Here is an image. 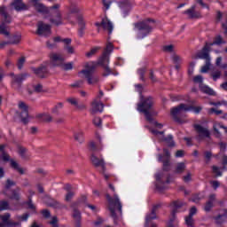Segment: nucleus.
Returning <instances> with one entry per match:
<instances>
[{
    "label": "nucleus",
    "instance_id": "obj_33",
    "mask_svg": "<svg viewBox=\"0 0 227 227\" xmlns=\"http://www.w3.org/2000/svg\"><path fill=\"white\" fill-rule=\"evenodd\" d=\"M200 90L202 93H206V95H211L212 97L215 96V91L204 83L200 84Z\"/></svg>",
    "mask_w": 227,
    "mask_h": 227
},
{
    "label": "nucleus",
    "instance_id": "obj_54",
    "mask_svg": "<svg viewBox=\"0 0 227 227\" xmlns=\"http://www.w3.org/2000/svg\"><path fill=\"white\" fill-rule=\"evenodd\" d=\"M105 72L103 73V77H107V75H111L113 73L111 67L109 66H105L104 67Z\"/></svg>",
    "mask_w": 227,
    "mask_h": 227
},
{
    "label": "nucleus",
    "instance_id": "obj_12",
    "mask_svg": "<svg viewBox=\"0 0 227 227\" xmlns=\"http://www.w3.org/2000/svg\"><path fill=\"white\" fill-rule=\"evenodd\" d=\"M51 26L50 24H45L43 21H38L36 35L39 36H50L52 35Z\"/></svg>",
    "mask_w": 227,
    "mask_h": 227
},
{
    "label": "nucleus",
    "instance_id": "obj_19",
    "mask_svg": "<svg viewBox=\"0 0 227 227\" xmlns=\"http://www.w3.org/2000/svg\"><path fill=\"white\" fill-rule=\"evenodd\" d=\"M97 67H98V64L95 61L87 62L85 64V69L82 70L81 74H83V75H91L95 74Z\"/></svg>",
    "mask_w": 227,
    "mask_h": 227
},
{
    "label": "nucleus",
    "instance_id": "obj_20",
    "mask_svg": "<svg viewBox=\"0 0 227 227\" xmlns=\"http://www.w3.org/2000/svg\"><path fill=\"white\" fill-rule=\"evenodd\" d=\"M4 196L9 200H14L15 201H20V187L11 190V193L8 191L3 192Z\"/></svg>",
    "mask_w": 227,
    "mask_h": 227
},
{
    "label": "nucleus",
    "instance_id": "obj_5",
    "mask_svg": "<svg viewBox=\"0 0 227 227\" xmlns=\"http://www.w3.org/2000/svg\"><path fill=\"white\" fill-rule=\"evenodd\" d=\"M150 22L155 24V20L147 19L142 22L135 24V27H137V29H138V38H145V36L152 33L153 27L150 25Z\"/></svg>",
    "mask_w": 227,
    "mask_h": 227
},
{
    "label": "nucleus",
    "instance_id": "obj_53",
    "mask_svg": "<svg viewBox=\"0 0 227 227\" xmlns=\"http://www.w3.org/2000/svg\"><path fill=\"white\" fill-rule=\"evenodd\" d=\"M114 49V46H113V43H108L106 44V48L105 49V51H104V52H106V55L109 56V54H111V53L113 52Z\"/></svg>",
    "mask_w": 227,
    "mask_h": 227
},
{
    "label": "nucleus",
    "instance_id": "obj_45",
    "mask_svg": "<svg viewBox=\"0 0 227 227\" xmlns=\"http://www.w3.org/2000/svg\"><path fill=\"white\" fill-rule=\"evenodd\" d=\"M212 45H221V43H226V41L223 40V37L221 35H218L215 38V41L213 43H208Z\"/></svg>",
    "mask_w": 227,
    "mask_h": 227
},
{
    "label": "nucleus",
    "instance_id": "obj_26",
    "mask_svg": "<svg viewBox=\"0 0 227 227\" xmlns=\"http://www.w3.org/2000/svg\"><path fill=\"white\" fill-rule=\"evenodd\" d=\"M34 8L38 13H42V15H49L50 7H47L42 3H35Z\"/></svg>",
    "mask_w": 227,
    "mask_h": 227
},
{
    "label": "nucleus",
    "instance_id": "obj_14",
    "mask_svg": "<svg viewBox=\"0 0 227 227\" xmlns=\"http://www.w3.org/2000/svg\"><path fill=\"white\" fill-rule=\"evenodd\" d=\"M185 205L184 202L179 200H175L172 202V211H171V217L168 223V227H173V223H175V219H176V214H178V210L182 208Z\"/></svg>",
    "mask_w": 227,
    "mask_h": 227
},
{
    "label": "nucleus",
    "instance_id": "obj_6",
    "mask_svg": "<svg viewBox=\"0 0 227 227\" xmlns=\"http://www.w3.org/2000/svg\"><path fill=\"white\" fill-rule=\"evenodd\" d=\"M0 15L3 18V23L0 24V35L10 36V32H8L6 24H12V15L8 13L6 6L0 7Z\"/></svg>",
    "mask_w": 227,
    "mask_h": 227
},
{
    "label": "nucleus",
    "instance_id": "obj_16",
    "mask_svg": "<svg viewBox=\"0 0 227 227\" xmlns=\"http://www.w3.org/2000/svg\"><path fill=\"white\" fill-rule=\"evenodd\" d=\"M50 63L52 67H60L63 63H65V57L63 54L57 52H51L49 54Z\"/></svg>",
    "mask_w": 227,
    "mask_h": 227
},
{
    "label": "nucleus",
    "instance_id": "obj_17",
    "mask_svg": "<svg viewBox=\"0 0 227 227\" xmlns=\"http://www.w3.org/2000/svg\"><path fill=\"white\" fill-rule=\"evenodd\" d=\"M155 176H156V182H158L156 184V189L160 192H162V191H164L165 189L164 184H169V175L167 176V180L165 182H164V178H166V173L160 172L156 174ZM160 184H162L163 185H160Z\"/></svg>",
    "mask_w": 227,
    "mask_h": 227
},
{
    "label": "nucleus",
    "instance_id": "obj_32",
    "mask_svg": "<svg viewBox=\"0 0 227 227\" xmlns=\"http://www.w3.org/2000/svg\"><path fill=\"white\" fill-rule=\"evenodd\" d=\"M78 26H79V35L82 36L84 35V30L86 29V22H84V19L82 16L77 17Z\"/></svg>",
    "mask_w": 227,
    "mask_h": 227
},
{
    "label": "nucleus",
    "instance_id": "obj_10",
    "mask_svg": "<svg viewBox=\"0 0 227 227\" xmlns=\"http://www.w3.org/2000/svg\"><path fill=\"white\" fill-rule=\"evenodd\" d=\"M183 111L187 113V111H191V108L185 104H180L179 106L172 108L170 111L174 121H176L177 123H182V119H180L178 115L182 114Z\"/></svg>",
    "mask_w": 227,
    "mask_h": 227
},
{
    "label": "nucleus",
    "instance_id": "obj_30",
    "mask_svg": "<svg viewBox=\"0 0 227 227\" xmlns=\"http://www.w3.org/2000/svg\"><path fill=\"white\" fill-rule=\"evenodd\" d=\"M215 201V194H211L209 196L208 201L206 202L204 206L205 212H210L214 208V202Z\"/></svg>",
    "mask_w": 227,
    "mask_h": 227
},
{
    "label": "nucleus",
    "instance_id": "obj_9",
    "mask_svg": "<svg viewBox=\"0 0 227 227\" xmlns=\"http://www.w3.org/2000/svg\"><path fill=\"white\" fill-rule=\"evenodd\" d=\"M0 152L2 153V159L4 162H11V168H12V169H15V171H18V173H20V175H24V168H22V167H20V165L13 160H10V154L7 153L6 152H4V145H0Z\"/></svg>",
    "mask_w": 227,
    "mask_h": 227
},
{
    "label": "nucleus",
    "instance_id": "obj_61",
    "mask_svg": "<svg viewBox=\"0 0 227 227\" xmlns=\"http://www.w3.org/2000/svg\"><path fill=\"white\" fill-rule=\"evenodd\" d=\"M93 124L96 127H102V119H100L99 117H95L93 120Z\"/></svg>",
    "mask_w": 227,
    "mask_h": 227
},
{
    "label": "nucleus",
    "instance_id": "obj_27",
    "mask_svg": "<svg viewBox=\"0 0 227 227\" xmlns=\"http://www.w3.org/2000/svg\"><path fill=\"white\" fill-rule=\"evenodd\" d=\"M101 27H103V29H105L106 31H108V35H111V33H113V22H111V20H109V19L107 18H104L102 20Z\"/></svg>",
    "mask_w": 227,
    "mask_h": 227
},
{
    "label": "nucleus",
    "instance_id": "obj_36",
    "mask_svg": "<svg viewBox=\"0 0 227 227\" xmlns=\"http://www.w3.org/2000/svg\"><path fill=\"white\" fill-rule=\"evenodd\" d=\"M184 14L188 15L189 19H200L201 17V14L199 12L196 11H184Z\"/></svg>",
    "mask_w": 227,
    "mask_h": 227
},
{
    "label": "nucleus",
    "instance_id": "obj_8",
    "mask_svg": "<svg viewBox=\"0 0 227 227\" xmlns=\"http://www.w3.org/2000/svg\"><path fill=\"white\" fill-rule=\"evenodd\" d=\"M117 6L118 15L125 19L130 13V10H132V2L130 0H118Z\"/></svg>",
    "mask_w": 227,
    "mask_h": 227
},
{
    "label": "nucleus",
    "instance_id": "obj_2",
    "mask_svg": "<svg viewBox=\"0 0 227 227\" xmlns=\"http://www.w3.org/2000/svg\"><path fill=\"white\" fill-rule=\"evenodd\" d=\"M106 198L108 201V210L110 212L111 217L114 219V224H118L120 217H121V202L118 195L114 194V198L106 193Z\"/></svg>",
    "mask_w": 227,
    "mask_h": 227
},
{
    "label": "nucleus",
    "instance_id": "obj_55",
    "mask_svg": "<svg viewBox=\"0 0 227 227\" xmlns=\"http://www.w3.org/2000/svg\"><path fill=\"white\" fill-rule=\"evenodd\" d=\"M163 52H173L175 51V45L170 44V45H165L162 48Z\"/></svg>",
    "mask_w": 227,
    "mask_h": 227
},
{
    "label": "nucleus",
    "instance_id": "obj_24",
    "mask_svg": "<svg viewBox=\"0 0 227 227\" xmlns=\"http://www.w3.org/2000/svg\"><path fill=\"white\" fill-rule=\"evenodd\" d=\"M158 160L159 162H162L163 171H169L171 169V160L169 159H164V156L162 154H158Z\"/></svg>",
    "mask_w": 227,
    "mask_h": 227
},
{
    "label": "nucleus",
    "instance_id": "obj_38",
    "mask_svg": "<svg viewBox=\"0 0 227 227\" xmlns=\"http://www.w3.org/2000/svg\"><path fill=\"white\" fill-rule=\"evenodd\" d=\"M17 185V183L10 178H8L5 181V185H4V191H10V189H12V187H15Z\"/></svg>",
    "mask_w": 227,
    "mask_h": 227
},
{
    "label": "nucleus",
    "instance_id": "obj_7",
    "mask_svg": "<svg viewBox=\"0 0 227 227\" xmlns=\"http://www.w3.org/2000/svg\"><path fill=\"white\" fill-rule=\"evenodd\" d=\"M160 207H162V204L160 203L153 206L150 212L145 215V227H157V223H153V221H155V219H159L157 211Z\"/></svg>",
    "mask_w": 227,
    "mask_h": 227
},
{
    "label": "nucleus",
    "instance_id": "obj_59",
    "mask_svg": "<svg viewBox=\"0 0 227 227\" xmlns=\"http://www.w3.org/2000/svg\"><path fill=\"white\" fill-rule=\"evenodd\" d=\"M26 63V57H21L19 60H18V68L19 70H22V67H24V64Z\"/></svg>",
    "mask_w": 227,
    "mask_h": 227
},
{
    "label": "nucleus",
    "instance_id": "obj_37",
    "mask_svg": "<svg viewBox=\"0 0 227 227\" xmlns=\"http://www.w3.org/2000/svg\"><path fill=\"white\" fill-rule=\"evenodd\" d=\"M74 140L78 143L82 144L84 143V133L82 131H78L74 133Z\"/></svg>",
    "mask_w": 227,
    "mask_h": 227
},
{
    "label": "nucleus",
    "instance_id": "obj_63",
    "mask_svg": "<svg viewBox=\"0 0 227 227\" xmlns=\"http://www.w3.org/2000/svg\"><path fill=\"white\" fill-rule=\"evenodd\" d=\"M35 173H37V175H41V176H47V171L42 168H37Z\"/></svg>",
    "mask_w": 227,
    "mask_h": 227
},
{
    "label": "nucleus",
    "instance_id": "obj_34",
    "mask_svg": "<svg viewBox=\"0 0 227 227\" xmlns=\"http://www.w3.org/2000/svg\"><path fill=\"white\" fill-rule=\"evenodd\" d=\"M27 77H29V74L27 73L16 74L14 75L13 82H16L17 84H22V81H26V78Z\"/></svg>",
    "mask_w": 227,
    "mask_h": 227
},
{
    "label": "nucleus",
    "instance_id": "obj_58",
    "mask_svg": "<svg viewBox=\"0 0 227 227\" xmlns=\"http://www.w3.org/2000/svg\"><path fill=\"white\" fill-rule=\"evenodd\" d=\"M20 38H21L20 35H13L11 38V41H9V43H12V44L19 43V42H20Z\"/></svg>",
    "mask_w": 227,
    "mask_h": 227
},
{
    "label": "nucleus",
    "instance_id": "obj_39",
    "mask_svg": "<svg viewBox=\"0 0 227 227\" xmlns=\"http://www.w3.org/2000/svg\"><path fill=\"white\" fill-rule=\"evenodd\" d=\"M32 88L35 93H46V90H43V85L42 83L34 84Z\"/></svg>",
    "mask_w": 227,
    "mask_h": 227
},
{
    "label": "nucleus",
    "instance_id": "obj_18",
    "mask_svg": "<svg viewBox=\"0 0 227 227\" xmlns=\"http://www.w3.org/2000/svg\"><path fill=\"white\" fill-rule=\"evenodd\" d=\"M90 162L94 168H101L103 171H106V161L104 160V158H98L97 155H95V153H92L90 155Z\"/></svg>",
    "mask_w": 227,
    "mask_h": 227
},
{
    "label": "nucleus",
    "instance_id": "obj_22",
    "mask_svg": "<svg viewBox=\"0 0 227 227\" xmlns=\"http://www.w3.org/2000/svg\"><path fill=\"white\" fill-rule=\"evenodd\" d=\"M11 6H13L16 12H26L29 10V5L24 4L22 0H15L11 4Z\"/></svg>",
    "mask_w": 227,
    "mask_h": 227
},
{
    "label": "nucleus",
    "instance_id": "obj_50",
    "mask_svg": "<svg viewBox=\"0 0 227 227\" xmlns=\"http://www.w3.org/2000/svg\"><path fill=\"white\" fill-rule=\"evenodd\" d=\"M185 224H187L189 227H194V219L192 216L188 215L185 217Z\"/></svg>",
    "mask_w": 227,
    "mask_h": 227
},
{
    "label": "nucleus",
    "instance_id": "obj_46",
    "mask_svg": "<svg viewBox=\"0 0 227 227\" xmlns=\"http://www.w3.org/2000/svg\"><path fill=\"white\" fill-rule=\"evenodd\" d=\"M59 67L62 68V70H72V68H74V63L68 62L65 64L64 62H62Z\"/></svg>",
    "mask_w": 227,
    "mask_h": 227
},
{
    "label": "nucleus",
    "instance_id": "obj_40",
    "mask_svg": "<svg viewBox=\"0 0 227 227\" xmlns=\"http://www.w3.org/2000/svg\"><path fill=\"white\" fill-rule=\"evenodd\" d=\"M68 10H69V13H79V12H81V9H79V6H77V4L74 2L70 4Z\"/></svg>",
    "mask_w": 227,
    "mask_h": 227
},
{
    "label": "nucleus",
    "instance_id": "obj_64",
    "mask_svg": "<svg viewBox=\"0 0 227 227\" xmlns=\"http://www.w3.org/2000/svg\"><path fill=\"white\" fill-rule=\"evenodd\" d=\"M74 196H75V192H67L66 195V201H72V198H74Z\"/></svg>",
    "mask_w": 227,
    "mask_h": 227
},
{
    "label": "nucleus",
    "instance_id": "obj_28",
    "mask_svg": "<svg viewBox=\"0 0 227 227\" xmlns=\"http://www.w3.org/2000/svg\"><path fill=\"white\" fill-rule=\"evenodd\" d=\"M63 43H65L64 51H67V54H74L75 53V50L74 49V46L70 45V43H72L71 38L63 39Z\"/></svg>",
    "mask_w": 227,
    "mask_h": 227
},
{
    "label": "nucleus",
    "instance_id": "obj_11",
    "mask_svg": "<svg viewBox=\"0 0 227 227\" xmlns=\"http://www.w3.org/2000/svg\"><path fill=\"white\" fill-rule=\"evenodd\" d=\"M212 45L206 43L205 46L201 51L197 52L195 56L192 57L193 59H205L206 61L210 60V51H212Z\"/></svg>",
    "mask_w": 227,
    "mask_h": 227
},
{
    "label": "nucleus",
    "instance_id": "obj_52",
    "mask_svg": "<svg viewBox=\"0 0 227 227\" xmlns=\"http://www.w3.org/2000/svg\"><path fill=\"white\" fill-rule=\"evenodd\" d=\"M214 219L215 221V224H223L225 221L223 215H218L217 216H215Z\"/></svg>",
    "mask_w": 227,
    "mask_h": 227
},
{
    "label": "nucleus",
    "instance_id": "obj_47",
    "mask_svg": "<svg viewBox=\"0 0 227 227\" xmlns=\"http://www.w3.org/2000/svg\"><path fill=\"white\" fill-rule=\"evenodd\" d=\"M59 109H63V103L59 102L52 109L51 112L53 114H59Z\"/></svg>",
    "mask_w": 227,
    "mask_h": 227
},
{
    "label": "nucleus",
    "instance_id": "obj_44",
    "mask_svg": "<svg viewBox=\"0 0 227 227\" xmlns=\"http://www.w3.org/2000/svg\"><path fill=\"white\" fill-rule=\"evenodd\" d=\"M98 51H100V47H94L89 52L85 53V56L86 58H92Z\"/></svg>",
    "mask_w": 227,
    "mask_h": 227
},
{
    "label": "nucleus",
    "instance_id": "obj_4",
    "mask_svg": "<svg viewBox=\"0 0 227 227\" xmlns=\"http://www.w3.org/2000/svg\"><path fill=\"white\" fill-rule=\"evenodd\" d=\"M59 8H61V4H55L49 9V22H51L53 26L63 25V14L61 13V10H59Z\"/></svg>",
    "mask_w": 227,
    "mask_h": 227
},
{
    "label": "nucleus",
    "instance_id": "obj_48",
    "mask_svg": "<svg viewBox=\"0 0 227 227\" xmlns=\"http://www.w3.org/2000/svg\"><path fill=\"white\" fill-rule=\"evenodd\" d=\"M10 208V203L7 200H1L0 201V210H8Z\"/></svg>",
    "mask_w": 227,
    "mask_h": 227
},
{
    "label": "nucleus",
    "instance_id": "obj_29",
    "mask_svg": "<svg viewBox=\"0 0 227 227\" xmlns=\"http://www.w3.org/2000/svg\"><path fill=\"white\" fill-rule=\"evenodd\" d=\"M18 153L22 160H29V158L31 157L27 153V148L22 145L18 146Z\"/></svg>",
    "mask_w": 227,
    "mask_h": 227
},
{
    "label": "nucleus",
    "instance_id": "obj_21",
    "mask_svg": "<svg viewBox=\"0 0 227 227\" xmlns=\"http://www.w3.org/2000/svg\"><path fill=\"white\" fill-rule=\"evenodd\" d=\"M32 72H34L39 79H45V75L49 74V69H47V67L42 65L39 67H32Z\"/></svg>",
    "mask_w": 227,
    "mask_h": 227
},
{
    "label": "nucleus",
    "instance_id": "obj_51",
    "mask_svg": "<svg viewBox=\"0 0 227 227\" xmlns=\"http://www.w3.org/2000/svg\"><path fill=\"white\" fill-rule=\"evenodd\" d=\"M82 84H84L83 80H78L74 83L70 84V88H82Z\"/></svg>",
    "mask_w": 227,
    "mask_h": 227
},
{
    "label": "nucleus",
    "instance_id": "obj_1",
    "mask_svg": "<svg viewBox=\"0 0 227 227\" xmlns=\"http://www.w3.org/2000/svg\"><path fill=\"white\" fill-rule=\"evenodd\" d=\"M153 98L152 96L145 98L140 92V102L137 104V111L145 114V119L149 123L153 121V117L152 116H157V112L152 108L153 107Z\"/></svg>",
    "mask_w": 227,
    "mask_h": 227
},
{
    "label": "nucleus",
    "instance_id": "obj_62",
    "mask_svg": "<svg viewBox=\"0 0 227 227\" xmlns=\"http://www.w3.org/2000/svg\"><path fill=\"white\" fill-rule=\"evenodd\" d=\"M5 226H7V227L20 226V222H12L9 220V222H7V223H5Z\"/></svg>",
    "mask_w": 227,
    "mask_h": 227
},
{
    "label": "nucleus",
    "instance_id": "obj_57",
    "mask_svg": "<svg viewBox=\"0 0 227 227\" xmlns=\"http://www.w3.org/2000/svg\"><path fill=\"white\" fill-rule=\"evenodd\" d=\"M0 219H2L3 223L6 225L10 221V214L6 213L4 215H0Z\"/></svg>",
    "mask_w": 227,
    "mask_h": 227
},
{
    "label": "nucleus",
    "instance_id": "obj_23",
    "mask_svg": "<svg viewBox=\"0 0 227 227\" xmlns=\"http://www.w3.org/2000/svg\"><path fill=\"white\" fill-rule=\"evenodd\" d=\"M44 203L47 207H51L52 208H66L67 207L62 206L58 200L51 199L49 196H45L43 199Z\"/></svg>",
    "mask_w": 227,
    "mask_h": 227
},
{
    "label": "nucleus",
    "instance_id": "obj_15",
    "mask_svg": "<svg viewBox=\"0 0 227 227\" xmlns=\"http://www.w3.org/2000/svg\"><path fill=\"white\" fill-rule=\"evenodd\" d=\"M194 129L198 134L196 137L197 141H203L205 137H210V130H208V129L204 128L200 124H195Z\"/></svg>",
    "mask_w": 227,
    "mask_h": 227
},
{
    "label": "nucleus",
    "instance_id": "obj_25",
    "mask_svg": "<svg viewBox=\"0 0 227 227\" xmlns=\"http://www.w3.org/2000/svg\"><path fill=\"white\" fill-rule=\"evenodd\" d=\"M102 111H104V105L97 100H94L91 104V114H97V113H102Z\"/></svg>",
    "mask_w": 227,
    "mask_h": 227
},
{
    "label": "nucleus",
    "instance_id": "obj_49",
    "mask_svg": "<svg viewBox=\"0 0 227 227\" xmlns=\"http://www.w3.org/2000/svg\"><path fill=\"white\" fill-rule=\"evenodd\" d=\"M210 70V60H206L205 66H203L200 69L201 74H207Z\"/></svg>",
    "mask_w": 227,
    "mask_h": 227
},
{
    "label": "nucleus",
    "instance_id": "obj_56",
    "mask_svg": "<svg viewBox=\"0 0 227 227\" xmlns=\"http://www.w3.org/2000/svg\"><path fill=\"white\" fill-rule=\"evenodd\" d=\"M52 120L53 118L50 114H44L43 117V121H44V123H51Z\"/></svg>",
    "mask_w": 227,
    "mask_h": 227
},
{
    "label": "nucleus",
    "instance_id": "obj_41",
    "mask_svg": "<svg viewBox=\"0 0 227 227\" xmlns=\"http://www.w3.org/2000/svg\"><path fill=\"white\" fill-rule=\"evenodd\" d=\"M161 141H166L168 146H175V141H173V135H168L167 137H162Z\"/></svg>",
    "mask_w": 227,
    "mask_h": 227
},
{
    "label": "nucleus",
    "instance_id": "obj_43",
    "mask_svg": "<svg viewBox=\"0 0 227 227\" xmlns=\"http://www.w3.org/2000/svg\"><path fill=\"white\" fill-rule=\"evenodd\" d=\"M146 67H140L137 70V74L140 76V81H143V82H145V74H146Z\"/></svg>",
    "mask_w": 227,
    "mask_h": 227
},
{
    "label": "nucleus",
    "instance_id": "obj_31",
    "mask_svg": "<svg viewBox=\"0 0 227 227\" xmlns=\"http://www.w3.org/2000/svg\"><path fill=\"white\" fill-rule=\"evenodd\" d=\"M98 65H100L103 68L109 66V55L106 52H103L102 56L98 59Z\"/></svg>",
    "mask_w": 227,
    "mask_h": 227
},
{
    "label": "nucleus",
    "instance_id": "obj_13",
    "mask_svg": "<svg viewBox=\"0 0 227 227\" xmlns=\"http://www.w3.org/2000/svg\"><path fill=\"white\" fill-rule=\"evenodd\" d=\"M19 108L21 109L20 116L22 123L27 125L29 123V118H31V116H29V106L23 101H20Z\"/></svg>",
    "mask_w": 227,
    "mask_h": 227
},
{
    "label": "nucleus",
    "instance_id": "obj_3",
    "mask_svg": "<svg viewBox=\"0 0 227 227\" xmlns=\"http://www.w3.org/2000/svg\"><path fill=\"white\" fill-rule=\"evenodd\" d=\"M81 203L88 204V197L82 195L78 200L71 203L70 207L73 210V219L74 220V227H81V221L82 216L81 215V211L79 210V205Z\"/></svg>",
    "mask_w": 227,
    "mask_h": 227
},
{
    "label": "nucleus",
    "instance_id": "obj_42",
    "mask_svg": "<svg viewBox=\"0 0 227 227\" xmlns=\"http://www.w3.org/2000/svg\"><path fill=\"white\" fill-rule=\"evenodd\" d=\"M184 171H185V163H184V162L177 163L176 166L175 173H177V174L180 175Z\"/></svg>",
    "mask_w": 227,
    "mask_h": 227
},
{
    "label": "nucleus",
    "instance_id": "obj_60",
    "mask_svg": "<svg viewBox=\"0 0 227 227\" xmlns=\"http://www.w3.org/2000/svg\"><path fill=\"white\" fill-rule=\"evenodd\" d=\"M211 77H213L214 81H217V79L221 78V71L217 70L211 74Z\"/></svg>",
    "mask_w": 227,
    "mask_h": 227
},
{
    "label": "nucleus",
    "instance_id": "obj_35",
    "mask_svg": "<svg viewBox=\"0 0 227 227\" xmlns=\"http://www.w3.org/2000/svg\"><path fill=\"white\" fill-rule=\"evenodd\" d=\"M85 79H87L88 84H97L98 82V76L95 74H84Z\"/></svg>",
    "mask_w": 227,
    "mask_h": 227
}]
</instances>
